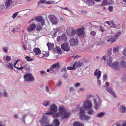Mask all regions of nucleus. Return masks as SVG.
<instances>
[{
	"instance_id": "f257e3e1",
	"label": "nucleus",
	"mask_w": 126,
	"mask_h": 126,
	"mask_svg": "<svg viewBox=\"0 0 126 126\" xmlns=\"http://www.w3.org/2000/svg\"><path fill=\"white\" fill-rule=\"evenodd\" d=\"M70 113L68 112L65 108L61 107L59 108V112L56 113L53 115L54 118H57L60 117L63 120L64 119L67 118L69 117Z\"/></svg>"
},
{
	"instance_id": "f03ea898",
	"label": "nucleus",
	"mask_w": 126,
	"mask_h": 126,
	"mask_svg": "<svg viewBox=\"0 0 126 126\" xmlns=\"http://www.w3.org/2000/svg\"><path fill=\"white\" fill-rule=\"evenodd\" d=\"M84 28L83 27L79 28L75 30L76 34L79 37L82 38L84 36L85 32L84 31Z\"/></svg>"
},
{
	"instance_id": "7ed1b4c3",
	"label": "nucleus",
	"mask_w": 126,
	"mask_h": 126,
	"mask_svg": "<svg viewBox=\"0 0 126 126\" xmlns=\"http://www.w3.org/2000/svg\"><path fill=\"white\" fill-rule=\"evenodd\" d=\"M50 22L54 25H57L58 24L57 19L55 16L53 15H49L48 17Z\"/></svg>"
},
{
	"instance_id": "20e7f679",
	"label": "nucleus",
	"mask_w": 126,
	"mask_h": 126,
	"mask_svg": "<svg viewBox=\"0 0 126 126\" xmlns=\"http://www.w3.org/2000/svg\"><path fill=\"white\" fill-rule=\"evenodd\" d=\"M66 31L67 34L69 36H73L76 33L75 30V29H72L70 28H67Z\"/></svg>"
},
{
	"instance_id": "39448f33",
	"label": "nucleus",
	"mask_w": 126,
	"mask_h": 126,
	"mask_svg": "<svg viewBox=\"0 0 126 126\" xmlns=\"http://www.w3.org/2000/svg\"><path fill=\"white\" fill-rule=\"evenodd\" d=\"M70 45L71 46H75L77 45L78 42L77 38H71L69 40Z\"/></svg>"
},
{
	"instance_id": "423d86ee",
	"label": "nucleus",
	"mask_w": 126,
	"mask_h": 126,
	"mask_svg": "<svg viewBox=\"0 0 126 126\" xmlns=\"http://www.w3.org/2000/svg\"><path fill=\"white\" fill-rule=\"evenodd\" d=\"M24 77L27 81H33L34 80V77L31 74H25Z\"/></svg>"
},
{
	"instance_id": "0eeeda50",
	"label": "nucleus",
	"mask_w": 126,
	"mask_h": 126,
	"mask_svg": "<svg viewBox=\"0 0 126 126\" xmlns=\"http://www.w3.org/2000/svg\"><path fill=\"white\" fill-rule=\"evenodd\" d=\"M61 47L62 50L64 51H68L70 50V48L67 43H65L62 44Z\"/></svg>"
},
{
	"instance_id": "6e6552de",
	"label": "nucleus",
	"mask_w": 126,
	"mask_h": 126,
	"mask_svg": "<svg viewBox=\"0 0 126 126\" xmlns=\"http://www.w3.org/2000/svg\"><path fill=\"white\" fill-rule=\"evenodd\" d=\"M67 40V38L66 34H63L61 36H58L57 37V42H59L61 40L63 41H66Z\"/></svg>"
},
{
	"instance_id": "1a4fd4ad",
	"label": "nucleus",
	"mask_w": 126,
	"mask_h": 126,
	"mask_svg": "<svg viewBox=\"0 0 126 126\" xmlns=\"http://www.w3.org/2000/svg\"><path fill=\"white\" fill-rule=\"evenodd\" d=\"M121 34L120 32H119L116 33L115 35L112 36H111V43L115 42L118 36L121 35Z\"/></svg>"
},
{
	"instance_id": "9d476101",
	"label": "nucleus",
	"mask_w": 126,
	"mask_h": 126,
	"mask_svg": "<svg viewBox=\"0 0 126 126\" xmlns=\"http://www.w3.org/2000/svg\"><path fill=\"white\" fill-rule=\"evenodd\" d=\"M80 119L81 120L86 121L90 119V117L86 114H80Z\"/></svg>"
},
{
	"instance_id": "9b49d317",
	"label": "nucleus",
	"mask_w": 126,
	"mask_h": 126,
	"mask_svg": "<svg viewBox=\"0 0 126 126\" xmlns=\"http://www.w3.org/2000/svg\"><path fill=\"white\" fill-rule=\"evenodd\" d=\"M84 106H85L87 109H90L92 106L91 102L89 100H87L84 103Z\"/></svg>"
},
{
	"instance_id": "f8f14e48",
	"label": "nucleus",
	"mask_w": 126,
	"mask_h": 126,
	"mask_svg": "<svg viewBox=\"0 0 126 126\" xmlns=\"http://www.w3.org/2000/svg\"><path fill=\"white\" fill-rule=\"evenodd\" d=\"M59 31V30L58 28L54 29L53 30L50 32V34L53 37H54L57 36V33Z\"/></svg>"
},
{
	"instance_id": "ddd939ff",
	"label": "nucleus",
	"mask_w": 126,
	"mask_h": 126,
	"mask_svg": "<svg viewBox=\"0 0 126 126\" xmlns=\"http://www.w3.org/2000/svg\"><path fill=\"white\" fill-rule=\"evenodd\" d=\"M107 91L111 94L115 98H116L117 96L115 93L113 91L112 89L110 87H107L106 88Z\"/></svg>"
},
{
	"instance_id": "4468645a",
	"label": "nucleus",
	"mask_w": 126,
	"mask_h": 126,
	"mask_svg": "<svg viewBox=\"0 0 126 126\" xmlns=\"http://www.w3.org/2000/svg\"><path fill=\"white\" fill-rule=\"evenodd\" d=\"M119 63L118 62L116 61L113 62L110 67L116 69H117L119 68Z\"/></svg>"
},
{
	"instance_id": "2eb2a0df",
	"label": "nucleus",
	"mask_w": 126,
	"mask_h": 126,
	"mask_svg": "<svg viewBox=\"0 0 126 126\" xmlns=\"http://www.w3.org/2000/svg\"><path fill=\"white\" fill-rule=\"evenodd\" d=\"M94 75L95 76H97V79H99L101 75V72L100 71H98L97 69L95 70V72L94 73Z\"/></svg>"
},
{
	"instance_id": "dca6fc26",
	"label": "nucleus",
	"mask_w": 126,
	"mask_h": 126,
	"mask_svg": "<svg viewBox=\"0 0 126 126\" xmlns=\"http://www.w3.org/2000/svg\"><path fill=\"white\" fill-rule=\"evenodd\" d=\"M50 110L52 112H56L57 110V107L55 104L52 105L50 106Z\"/></svg>"
},
{
	"instance_id": "f3484780",
	"label": "nucleus",
	"mask_w": 126,
	"mask_h": 126,
	"mask_svg": "<svg viewBox=\"0 0 126 126\" xmlns=\"http://www.w3.org/2000/svg\"><path fill=\"white\" fill-rule=\"evenodd\" d=\"M36 25L34 24L31 25L30 27L28 29V31L29 32H31L34 30L36 28Z\"/></svg>"
},
{
	"instance_id": "a211bd4d",
	"label": "nucleus",
	"mask_w": 126,
	"mask_h": 126,
	"mask_svg": "<svg viewBox=\"0 0 126 126\" xmlns=\"http://www.w3.org/2000/svg\"><path fill=\"white\" fill-rule=\"evenodd\" d=\"M33 51L36 55H40L41 53L40 49L38 47L34 48L33 49Z\"/></svg>"
},
{
	"instance_id": "6ab92c4d",
	"label": "nucleus",
	"mask_w": 126,
	"mask_h": 126,
	"mask_svg": "<svg viewBox=\"0 0 126 126\" xmlns=\"http://www.w3.org/2000/svg\"><path fill=\"white\" fill-rule=\"evenodd\" d=\"M60 66L59 62H58L54 63L51 65L50 67V70H53L54 68H58Z\"/></svg>"
},
{
	"instance_id": "aec40b11",
	"label": "nucleus",
	"mask_w": 126,
	"mask_h": 126,
	"mask_svg": "<svg viewBox=\"0 0 126 126\" xmlns=\"http://www.w3.org/2000/svg\"><path fill=\"white\" fill-rule=\"evenodd\" d=\"M47 45L48 48L49 50H50L53 48L54 45L53 43L48 42L47 43Z\"/></svg>"
},
{
	"instance_id": "412c9836",
	"label": "nucleus",
	"mask_w": 126,
	"mask_h": 126,
	"mask_svg": "<svg viewBox=\"0 0 126 126\" xmlns=\"http://www.w3.org/2000/svg\"><path fill=\"white\" fill-rule=\"evenodd\" d=\"M12 0H7L5 3L6 8H7L13 2Z\"/></svg>"
},
{
	"instance_id": "4be33fe9",
	"label": "nucleus",
	"mask_w": 126,
	"mask_h": 126,
	"mask_svg": "<svg viewBox=\"0 0 126 126\" xmlns=\"http://www.w3.org/2000/svg\"><path fill=\"white\" fill-rule=\"evenodd\" d=\"M87 109L85 106L81 107L80 108V111L79 113V114H84L85 113V111Z\"/></svg>"
},
{
	"instance_id": "5701e85b",
	"label": "nucleus",
	"mask_w": 126,
	"mask_h": 126,
	"mask_svg": "<svg viewBox=\"0 0 126 126\" xmlns=\"http://www.w3.org/2000/svg\"><path fill=\"white\" fill-rule=\"evenodd\" d=\"M73 126H84V124L78 121L74 122L73 124Z\"/></svg>"
},
{
	"instance_id": "b1692460",
	"label": "nucleus",
	"mask_w": 126,
	"mask_h": 126,
	"mask_svg": "<svg viewBox=\"0 0 126 126\" xmlns=\"http://www.w3.org/2000/svg\"><path fill=\"white\" fill-rule=\"evenodd\" d=\"M120 110L122 113H124L126 111V107L124 106H121Z\"/></svg>"
},
{
	"instance_id": "393cba45",
	"label": "nucleus",
	"mask_w": 126,
	"mask_h": 126,
	"mask_svg": "<svg viewBox=\"0 0 126 126\" xmlns=\"http://www.w3.org/2000/svg\"><path fill=\"white\" fill-rule=\"evenodd\" d=\"M75 64V66L76 67V68L77 67H80L83 64V63L80 62H75L74 63Z\"/></svg>"
},
{
	"instance_id": "a878e982",
	"label": "nucleus",
	"mask_w": 126,
	"mask_h": 126,
	"mask_svg": "<svg viewBox=\"0 0 126 126\" xmlns=\"http://www.w3.org/2000/svg\"><path fill=\"white\" fill-rule=\"evenodd\" d=\"M26 63L25 62L22 63L21 64V67H20L16 68V69H18L19 70H21L26 65Z\"/></svg>"
},
{
	"instance_id": "bb28decb",
	"label": "nucleus",
	"mask_w": 126,
	"mask_h": 126,
	"mask_svg": "<svg viewBox=\"0 0 126 126\" xmlns=\"http://www.w3.org/2000/svg\"><path fill=\"white\" fill-rule=\"evenodd\" d=\"M53 123L55 126H59L60 124V122L58 119H55L53 122Z\"/></svg>"
},
{
	"instance_id": "cd10ccee",
	"label": "nucleus",
	"mask_w": 126,
	"mask_h": 126,
	"mask_svg": "<svg viewBox=\"0 0 126 126\" xmlns=\"http://www.w3.org/2000/svg\"><path fill=\"white\" fill-rule=\"evenodd\" d=\"M112 62V60L111 57H110L108 59L107 62V64L108 65L110 66L112 64H111Z\"/></svg>"
},
{
	"instance_id": "c85d7f7f",
	"label": "nucleus",
	"mask_w": 126,
	"mask_h": 126,
	"mask_svg": "<svg viewBox=\"0 0 126 126\" xmlns=\"http://www.w3.org/2000/svg\"><path fill=\"white\" fill-rule=\"evenodd\" d=\"M94 102V108L96 110H97L98 109V104L96 100L95 99H93Z\"/></svg>"
},
{
	"instance_id": "c756f323",
	"label": "nucleus",
	"mask_w": 126,
	"mask_h": 126,
	"mask_svg": "<svg viewBox=\"0 0 126 126\" xmlns=\"http://www.w3.org/2000/svg\"><path fill=\"white\" fill-rule=\"evenodd\" d=\"M105 113L104 112H101L97 114V117L100 118L103 116L105 115Z\"/></svg>"
},
{
	"instance_id": "7c9ffc66",
	"label": "nucleus",
	"mask_w": 126,
	"mask_h": 126,
	"mask_svg": "<svg viewBox=\"0 0 126 126\" xmlns=\"http://www.w3.org/2000/svg\"><path fill=\"white\" fill-rule=\"evenodd\" d=\"M43 19L42 17L41 16H39L36 17L34 19L35 21L37 22H39V21L41 20V19Z\"/></svg>"
},
{
	"instance_id": "2f4dec72",
	"label": "nucleus",
	"mask_w": 126,
	"mask_h": 126,
	"mask_svg": "<svg viewBox=\"0 0 126 126\" xmlns=\"http://www.w3.org/2000/svg\"><path fill=\"white\" fill-rule=\"evenodd\" d=\"M94 113V110L92 109H89L87 111V113L90 115H93Z\"/></svg>"
},
{
	"instance_id": "473e14b6",
	"label": "nucleus",
	"mask_w": 126,
	"mask_h": 126,
	"mask_svg": "<svg viewBox=\"0 0 126 126\" xmlns=\"http://www.w3.org/2000/svg\"><path fill=\"white\" fill-rule=\"evenodd\" d=\"M75 63H74L72 67H68L67 68V69L68 70H74L76 69V67L75 66Z\"/></svg>"
},
{
	"instance_id": "72a5a7b5",
	"label": "nucleus",
	"mask_w": 126,
	"mask_h": 126,
	"mask_svg": "<svg viewBox=\"0 0 126 126\" xmlns=\"http://www.w3.org/2000/svg\"><path fill=\"white\" fill-rule=\"evenodd\" d=\"M108 0H104L102 2L101 5L102 6H105L108 5L107 2Z\"/></svg>"
},
{
	"instance_id": "f704fd0d",
	"label": "nucleus",
	"mask_w": 126,
	"mask_h": 126,
	"mask_svg": "<svg viewBox=\"0 0 126 126\" xmlns=\"http://www.w3.org/2000/svg\"><path fill=\"white\" fill-rule=\"evenodd\" d=\"M87 1L88 3L92 5H94L95 3L94 0H87Z\"/></svg>"
},
{
	"instance_id": "c9c22d12",
	"label": "nucleus",
	"mask_w": 126,
	"mask_h": 126,
	"mask_svg": "<svg viewBox=\"0 0 126 126\" xmlns=\"http://www.w3.org/2000/svg\"><path fill=\"white\" fill-rule=\"evenodd\" d=\"M120 65L122 66L126 67V62L124 61H122L120 63Z\"/></svg>"
},
{
	"instance_id": "e433bc0d",
	"label": "nucleus",
	"mask_w": 126,
	"mask_h": 126,
	"mask_svg": "<svg viewBox=\"0 0 126 126\" xmlns=\"http://www.w3.org/2000/svg\"><path fill=\"white\" fill-rule=\"evenodd\" d=\"M25 58L26 60L28 61H33V59L32 58H31L29 56H26Z\"/></svg>"
},
{
	"instance_id": "4c0bfd02",
	"label": "nucleus",
	"mask_w": 126,
	"mask_h": 126,
	"mask_svg": "<svg viewBox=\"0 0 126 126\" xmlns=\"http://www.w3.org/2000/svg\"><path fill=\"white\" fill-rule=\"evenodd\" d=\"M111 36H108L107 37L106 39L107 42H108L110 41V43H111Z\"/></svg>"
},
{
	"instance_id": "58836bf2",
	"label": "nucleus",
	"mask_w": 126,
	"mask_h": 126,
	"mask_svg": "<svg viewBox=\"0 0 126 126\" xmlns=\"http://www.w3.org/2000/svg\"><path fill=\"white\" fill-rule=\"evenodd\" d=\"M11 58L10 56H7L6 57V61L9 62L11 59Z\"/></svg>"
},
{
	"instance_id": "ea45409f",
	"label": "nucleus",
	"mask_w": 126,
	"mask_h": 126,
	"mask_svg": "<svg viewBox=\"0 0 126 126\" xmlns=\"http://www.w3.org/2000/svg\"><path fill=\"white\" fill-rule=\"evenodd\" d=\"M112 49L111 48L108 50L107 51L108 55V56H110V55H111Z\"/></svg>"
},
{
	"instance_id": "a19ab883",
	"label": "nucleus",
	"mask_w": 126,
	"mask_h": 126,
	"mask_svg": "<svg viewBox=\"0 0 126 126\" xmlns=\"http://www.w3.org/2000/svg\"><path fill=\"white\" fill-rule=\"evenodd\" d=\"M7 66L11 69H13V65L12 63H9L7 64Z\"/></svg>"
},
{
	"instance_id": "79ce46f5",
	"label": "nucleus",
	"mask_w": 126,
	"mask_h": 126,
	"mask_svg": "<svg viewBox=\"0 0 126 126\" xmlns=\"http://www.w3.org/2000/svg\"><path fill=\"white\" fill-rule=\"evenodd\" d=\"M49 102V101H45L43 103V104L44 106H47L48 105Z\"/></svg>"
},
{
	"instance_id": "37998d69",
	"label": "nucleus",
	"mask_w": 126,
	"mask_h": 126,
	"mask_svg": "<svg viewBox=\"0 0 126 126\" xmlns=\"http://www.w3.org/2000/svg\"><path fill=\"white\" fill-rule=\"evenodd\" d=\"M62 83L61 79H60L58 82L56 84V86H59L62 84Z\"/></svg>"
},
{
	"instance_id": "c03bdc74",
	"label": "nucleus",
	"mask_w": 126,
	"mask_h": 126,
	"mask_svg": "<svg viewBox=\"0 0 126 126\" xmlns=\"http://www.w3.org/2000/svg\"><path fill=\"white\" fill-rule=\"evenodd\" d=\"M90 34L92 36H94L96 34V32L94 31H91L90 33Z\"/></svg>"
},
{
	"instance_id": "a18cd8bd",
	"label": "nucleus",
	"mask_w": 126,
	"mask_h": 126,
	"mask_svg": "<svg viewBox=\"0 0 126 126\" xmlns=\"http://www.w3.org/2000/svg\"><path fill=\"white\" fill-rule=\"evenodd\" d=\"M49 55L48 53H47L46 54H43V55L41 56L40 55L39 56L40 57H48Z\"/></svg>"
},
{
	"instance_id": "49530a36",
	"label": "nucleus",
	"mask_w": 126,
	"mask_h": 126,
	"mask_svg": "<svg viewBox=\"0 0 126 126\" xmlns=\"http://www.w3.org/2000/svg\"><path fill=\"white\" fill-rule=\"evenodd\" d=\"M2 49L3 51L5 52H7V50H8V48L7 47H5L2 48Z\"/></svg>"
},
{
	"instance_id": "de8ad7c7",
	"label": "nucleus",
	"mask_w": 126,
	"mask_h": 126,
	"mask_svg": "<svg viewBox=\"0 0 126 126\" xmlns=\"http://www.w3.org/2000/svg\"><path fill=\"white\" fill-rule=\"evenodd\" d=\"M119 47H114L113 49V51L114 52H116L118 51Z\"/></svg>"
},
{
	"instance_id": "09e8293b",
	"label": "nucleus",
	"mask_w": 126,
	"mask_h": 126,
	"mask_svg": "<svg viewBox=\"0 0 126 126\" xmlns=\"http://www.w3.org/2000/svg\"><path fill=\"white\" fill-rule=\"evenodd\" d=\"M39 22L41 24V25L42 26H43L45 24V22L43 18L41 19V20L39 21Z\"/></svg>"
},
{
	"instance_id": "8fccbe9b",
	"label": "nucleus",
	"mask_w": 126,
	"mask_h": 126,
	"mask_svg": "<svg viewBox=\"0 0 126 126\" xmlns=\"http://www.w3.org/2000/svg\"><path fill=\"white\" fill-rule=\"evenodd\" d=\"M18 14V12H16L14 13L12 16V18L14 19L17 16Z\"/></svg>"
},
{
	"instance_id": "3c124183",
	"label": "nucleus",
	"mask_w": 126,
	"mask_h": 126,
	"mask_svg": "<svg viewBox=\"0 0 126 126\" xmlns=\"http://www.w3.org/2000/svg\"><path fill=\"white\" fill-rule=\"evenodd\" d=\"M46 2V0H40V1L38 3V4L39 5L40 4H42Z\"/></svg>"
},
{
	"instance_id": "603ef678",
	"label": "nucleus",
	"mask_w": 126,
	"mask_h": 126,
	"mask_svg": "<svg viewBox=\"0 0 126 126\" xmlns=\"http://www.w3.org/2000/svg\"><path fill=\"white\" fill-rule=\"evenodd\" d=\"M56 49L58 53L60 52L61 51V50L60 48L58 47H56Z\"/></svg>"
},
{
	"instance_id": "864d4df0",
	"label": "nucleus",
	"mask_w": 126,
	"mask_h": 126,
	"mask_svg": "<svg viewBox=\"0 0 126 126\" xmlns=\"http://www.w3.org/2000/svg\"><path fill=\"white\" fill-rule=\"evenodd\" d=\"M42 28L40 26H38L36 28V30L37 31H40L42 30Z\"/></svg>"
},
{
	"instance_id": "5fc2aeb1",
	"label": "nucleus",
	"mask_w": 126,
	"mask_h": 126,
	"mask_svg": "<svg viewBox=\"0 0 126 126\" xmlns=\"http://www.w3.org/2000/svg\"><path fill=\"white\" fill-rule=\"evenodd\" d=\"M67 71L66 68L63 67L62 68L61 70V72H66Z\"/></svg>"
},
{
	"instance_id": "6e6d98bb",
	"label": "nucleus",
	"mask_w": 126,
	"mask_h": 126,
	"mask_svg": "<svg viewBox=\"0 0 126 126\" xmlns=\"http://www.w3.org/2000/svg\"><path fill=\"white\" fill-rule=\"evenodd\" d=\"M87 98H90L92 97L93 96L91 94H88L86 95Z\"/></svg>"
},
{
	"instance_id": "4d7b16f0",
	"label": "nucleus",
	"mask_w": 126,
	"mask_h": 126,
	"mask_svg": "<svg viewBox=\"0 0 126 126\" xmlns=\"http://www.w3.org/2000/svg\"><path fill=\"white\" fill-rule=\"evenodd\" d=\"M108 9L109 11L111 12L113 10V7L112 6H109L108 8Z\"/></svg>"
},
{
	"instance_id": "13d9d810",
	"label": "nucleus",
	"mask_w": 126,
	"mask_h": 126,
	"mask_svg": "<svg viewBox=\"0 0 126 126\" xmlns=\"http://www.w3.org/2000/svg\"><path fill=\"white\" fill-rule=\"evenodd\" d=\"M107 77L106 75L104 74L103 75V79L104 81H105L107 79Z\"/></svg>"
},
{
	"instance_id": "bf43d9fd",
	"label": "nucleus",
	"mask_w": 126,
	"mask_h": 126,
	"mask_svg": "<svg viewBox=\"0 0 126 126\" xmlns=\"http://www.w3.org/2000/svg\"><path fill=\"white\" fill-rule=\"evenodd\" d=\"M110 21V23L112 25L113 27H115L116 26L114 24L113 21L112 20Z\"/></svg>"
},
{
	"instance_id": "052dcab7",
	"label": "nucleus",
	"mask_w": 126,
	"mask_h": 126,
	"mask_svg": "<svg viewBox=\"0 0 126 126\" xmlns=\"http://www.w3.org/2000/svg\"><path fill=\"white\" fill-rule=\"evenodd\" d=\"M100 28L101 32H103L105 30L104 29V27H102V26H100Z\"/></svg>"
},
{
	"instance_id": "680f3d73",
	"label": "nucleus",
	"mask_w": 126,
	"mask_h": 126,
	"mask_svg": "<svg viewBox=\"0 0 126 126\" xmlns=\"http://www.w3.org/2000/svg\"><path fill=\"white\" fill-rule=\"evenodd\" d=\"M103 43V42H98L97 43V45L98 46H100L102 45Z\"/></svg>"
},
{
	"instance_id": "e2e57ef3",
	"label": "nucleus",
	"mask_w": 126,
	"mask_h": 126,
	"mask_svg": "<svg viewBox=\"0 0 126 126\" xmlns=\"http://www.w3.org/2000/svg\"><path fill=\"white\" fill-rule=\"evenodd\" d=\"M19 60H17L16 61L15 63L14 64V66L16 68H17L18 67H16V65L17 64V63L18 62V61H19Z\"/></svg>"
},
{
	"instance_id": "0e129e2a",
	"label": "nucleus",
	"mask_w": 126,
	"mask_h": 126,
	"mask_svg": "<svg viewBox=\"0 0 126 126\" xmlns=\"http://www.w3.org/2000/svg\"><path fill=\"white\" fill-rule=\"evenodd\" d=\"M80 84L79 83H76L74 85V86L76 87H78L80 86Z\"/></svg>"
},
{
	"instance_id": "69168bd1",
	"label": "nucleus",
	"mask_w": 126,
	"mask_h": 126,
	"mask_svg": "<svg viewBox=\"0 0 126 126\" xmlns=\"http://www.w3.org/2000/svg\"><path fill=\"white\" fill-rule=\"evenodd\" d=\"M45 3H46L47 4H50L52 3L51 2L49 1H46Z\"/></svg>"
},
{
	"instance_id": "338daca9",
	"label": "nucleus",
	"mask_w": 126,
	"mask_h": 126,
	"mask_svg": "<svg viewBox=\"0 0 126 126\" xmlns=\"http://www.w3.org/2000/svg\"><path fill=\"white\" fill-rule=\"evenodd\" d=\"M123 55L126 56V49H125L124 50Z\"/></svg>"
},
{
	"instance_id": "774afa93",
	"label": "nucleus",
	"mask_w": 126,
	"mask_h": 126,
	"mask_svg": "<svg viewBox=\"0 0 126 126\" xmlns=\"http://www.w3.org/2000/svg\"><path fill=\"white\" fill-rule=\"evenodd\" d=\"M63 76L65 78H67L68 77V75L67 74H64L63 75Z\"/></svg>"
}]
</instances>
